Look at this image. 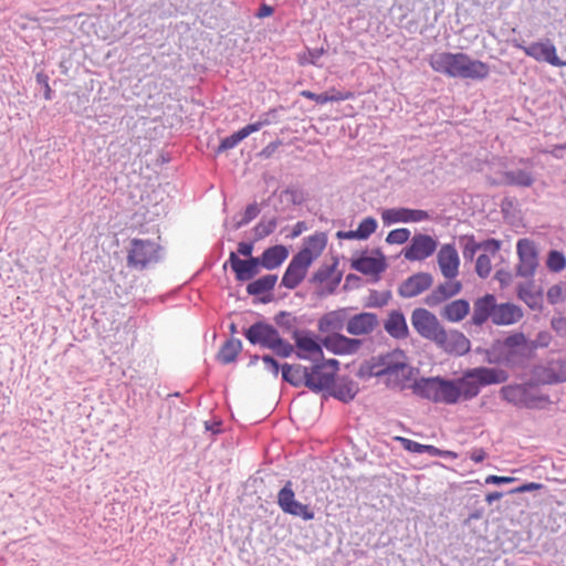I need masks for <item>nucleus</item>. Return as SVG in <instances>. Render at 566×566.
Returning a JSON list of instances; mask_svg holds the SVG:
<instances>
[{
	"mask_svg": "<svg viewBox=\"0 0 566 566\" xmlns=\"http://www.w3.org/2000/svg\"><path fill=\"white\" fill-rule=\"evenodd\" d=\"M360 378H384L387 387L403 389L413 377V368L402 349L396 348L365 360L358 370Z\"/></svg>",
	"mask_w": 566,
	"mask_h": 566,
	"instance_id": "f257e3e1",
	"label": "nucleus"
},
{
	"mask_svg": "<svg viewBox=\"0 0 566 566\" xmlns=\"http://www.w3.org/2000/svg\"><path fill=\"white\" fill-rule=\"evenodd\" d=\"M431 69L449 77L482 81L490 74V66L465 53L439 52L429 57Z\"/></svg>",
	"mask_w": 566,
	"mask_h": 566,
	"instance_id": "f03ea898",
	"label": "nucleus"
},
{
	"mask_svg": "<svg viewBox=\"0 0 566 566\" xmlns=\"http://www.w3.org/2000/svg\"><path fill=\"white\" fill-rule=\"evenodd\" d=\"M509 379L505 370L500 368L476 367L464 371L463 376L454 381L458 391V401L476 397L481 387L502 384Z\"/></svg>",
	"mask_w": 566,
	"mask_h": 566,
	"instance_id": "7ed1b4c3",
	"label": "nucleus"
},
{
	"mask_svg": "<svg viewBox=\"0 0 566 566\" xmlns=\"http://www.w3.org/2000/svg\"><path fill=\"white\" fill-rule=\"evenodd\" d=\"M244 335L251 344L271 349L280 357H289L294 352L293 345L284 340L277 329L270 324L255 323L245 331Z\"/></svg>",
	"mask_w": 566,
	"mask_h": 566,
	"instance_id": "20e7f679",
	"label": "nucleus"
},
{
	"mask_svg": "<svg viewBox=\"0 0 566 566\" xmlns=\"http://www.w3.org/2000/svg\"><path fill=\"white\" fill-rule=\"evenodd\" d=\"M413 392L433 402L453 405L458 402V391L453 380L440 377L421 378L413 386Z\"/></svg>",
	"mask_w": 566,
	"mask_h": 566,
	"instance_id": "39448f33",
	"label": "nucleus"
},
{
	"mask_svg": "<svg viewBox=\"0 0 566 566\" xmlns=\"http://www.w3.org/2000/svg\"><path fill=\"white\" fill-rule=\"evenodd\" d=\"M277 505L284 513L303 521H312L315 517V513L308 504H303L295 499L292 481H287L279 491Z\"/></svg>",
	"mask_w": 566,
	"mask_h": 566,
	"instance_id": "423d86ee",
	"label": "nucleus"
},
{
	"mask_svg": "<svg viewBox=\"0 0 566 566\" xmlns=\"http://www.w3.org/2000/svg\"><path fill=\"white\" fill-rule=\"evenodd\" d=\"M339 363L336 359H327L318 365L308 368L306 387L313 391H321L329 388L338 370Z\"/></svg>",
	"mask_w": 566,
	"mask_h": 566,
	"instance_id": "0eeeda50",
	"label": "nucleus"
},
{
	"mask_svg": "<svg viewBox=\"0 0 566 566\" xmlns=\"http://www.w3.org/2000/svg\"><path fill=\"white\" fill-rule=\"evenodd\" d=\"M158 250L159 247L149 240L134 239L128 252L127 264L132 268L145 269L158 261Z\"/></svg>",
	"mask_w": 566,
	"mask_h": 566,
	"instance_id": "6e6552de",
	"label": "nucleus"
},
{
	"mask_svg": "<svg viewBox=\"0 0 566 566\" xmlns=\"http://www.w3.org/2000/svg\"><path fill=\"white\" fill-rule=\"evenodd\" d=\"M411 324L421 337L432 343L443 328V325L433 313L421 307L413 310Z\"/></svg>",
	"mask_w": 566,
	"mask_h": 566,
	"instance_id": "1a4fd4ad",
	"label": "nucleus"
},
{
	"mask_svg": "<svg viewBox=\"0 0 566 566\" xmlns=\"http://www.w3.org/2000/svg\"><path fill=\"white\" fill-rule=\"evenodd\" d=\"M433 343L444 353L453 356H463L471 348V343L463 333L455 329L447 331L444 327Z\"/></svg>",
	"mask_w": 566,
	"mask_h": 566,
	"instance_id": "9d476101",
	"label": "nucleus"
},
{
	"mask_svg": "<svg viewBox=\"0 0 566 566\" xmlns=\"http://www.w3.org/2000/svg\"><path fill=\"white\" fill-rule=\"evenodd\" d=\"M518 263L516 272L520 276H533L538 266V252L535 243L530 239H520L516 243Z\"/></svg>",
	"mask_w": 566,
	"mask_h": 566,
	"instance_id": "9b49d317",
	"label": "nucleus"
},
{
	"mask_svg": "<svg viewBox=\"0 0 566 566\" xmlns=\"http://www.w3.org/2000/svg\"><path fill=\"white\" fill-rule=\"evenodd\" d=\"M516 48L522 50L527 56L538 62H546L553 66H566V61H563L557 55V49L551 41L533 42L530 45L515 44Z\"/></svg>",
	"mask_w": 566,
	"mask_h": 566,
	"instance_id": "f8f14e48",
	"label": "nucleus"
},
{
	"mask_svg": "<svg viewBox=\"0 0 566 566\" xmlns=\"http://www.w3.org/2000/svg\"><path fill=\"white\" fill-rule=\"evenodd\" d=\"M438 242L428 234H416L412 237L402 254L408 261H423L431 256L437 250Z\"/></svg>",
	"mask_w": 566,
	"mask_h": 566,
	"instance_id": "ddd939ff",
	"label": "nucleus"
},
{
	"mask_svg": "<svg viewBox=\"0 0 566 566\" xmlns=\"http://www.w3.org/2000/svg\"><path fill=\"white\" fill-rule=\"evenodd\" d=\"M533 345L526 339L523 333H515L505 338L502 345L504 361L515 364L518 358L531 354Z\"/></svg>",
	"mask_w": 566,
	"mask_h": 566,
	"instance_id": "4468645a",
	"label": "nucleus"
},
{
	"mask_svg": "<svg viewBox=\"0 0 566 566\" xmlns=\"http://www.w3.org/2000/svg\"><path fill=\"white\" fill-rule=\"evenodd\" d=\"M430 216L427 211L420 209L409 208H390L381 212V220L384 224L390 226L392 223L403 222H421L429 220Z\"/></svg>",
	"mask_w": 566,
	"mask_h": 566,
	"instance_id": "2eb2a0df",
	"label": "nucleus"
},
{
	"mask_svg": "<svg viewBox=\"0 0 566 566\" xmlns=\"http://www.w3.org/2000/svg\"><path fill=\"white\" fill-rule=\"evenodd\" d=\"M322 345L335 355H352L359 350L361 340L332 333L323 338Z\"/></svg>",
	"mask_w": 566,
	"mask_h": 566,
	"instance_id": "dca6fc26",
	"label": "nucleus"
},
{
	"mask_svg": "<svg viewBox=\"0 0 566 566\" xmlns=\"http://www.w3.org/2000/svg\"><path fill=\"white\" fill-rule=\"evenodd\" d=\"M437 262L441 274L446 279H455L459 274L460 258L453 244H443L437 254Z\"/></svg>",
	"mask_w": 566,
	"mask_h": 566,
	"instance_id": "f3484780",
	"label": "nucleus"
},
{
	"mask_svg": "<svg viewBox=\"0 0 566 566\" xmlns=\"http://www.w3.org/2000/svg\"><path fill=\"white\" fill-rule=\"evenodd\" d=\"M296 355L301 359L317 360L323 357L322 345L306 332H295Z\"/></svg>",
	"mask_w": 566,
	"mask_h": 566,
	"instance_id": "a211bd4d",
	"label": "nucleus"
},
{
	"mask_svg": "<svg viewBox=\"0 0 566 566\" xmlns=\"http://www.w3.org/2000/svg\"><path fill=\"white\" fill-rule=\"evenodd\" d=\"M433 283L430 273L419 272L405 280L398 287V294L405 298H411L427 291Z\"/></svg>",
	"mask_w": 566,
	"mask_h": 566,
	"instance_id": "6ab92c4d",
	"label": "nucleus"
},
{
	"mask_svg": "<svg viewBox=\"0 0 566 566\" xmlns=\"http://www.w3.org/2000/svg\"><path fill=\"white\" fill-rule=\"evenodd\" d=\"M535 378L542 384H557L566 381V360H553L534 370Z\"/></svg>",
	"mask_w": 566,
	"mask_h": 566,
	"instance_id": "aec40b11",
	"label": "nucleus"
},
{
	"mask_svg": "<svg viewBox=\"0 0 566 566\" xmlns=\"http://www.w3.org/2000/svg\"><path fill=\"white\" fill-rule=\"evenodd\" d=\"M326 244L327 235L324 232H316L304 240L303 248L295 255L312 264L321 256Z\"/></svg>",
	"mask_w": 566,
	"mask_h": 566,
	"instance_id": "412c9836",
	"label": "nucleus"
},
{
	"mask_svg": "<svg viewBox=\"0 0 566 566\" xmlns=\"http://www.w3.org/2000/svg\"><path fill=\"white\" fill-rule=\"evenodd\" d=\"M444 283L439 284L430 294L424 298V303L434 307L447 300L458 295L462 290V283L455 279H447Z\"/></svg>",
	"mask_w": 566,
	"mask_h": 566,
	"instance_id": "4be33fe9",
	"label": "nucleus"
},
{
	"mask_svg": "<svg viewBox=\"0 0 566 566\" xmlns=\"http://www.w3.org/2000/svg\"><path fill=\"white\" fill-rule=\"evenodd\" d=\"M378 317L374 313L364 312L348 318L346 331L350 335L363 336L368 335L378 326Z\"/></svg>",
	"mask_w": 566,
	"mask_h": 566,
	"instance_id": "5701e85b",
	"label": "nucleus"
},
{
	"mask_svg": "<svg viewBox=\"0 0 566 566\" xmlns=\"http://www.w3.org/2000/svg\"><path fill=\"white\" fill-rule=\"evenodd\" d=\"M496 307V298L493 294H485L473 303L471 322L475 326L483 325L488 319L493 322Z\"/></svg>",
	"mask_w": 566,
	"mask_h": 566,
	"instance_id": "b1692460",
	"label": "nucleus"
},
{
	"mask_svg": "<svg viewBox=\"0 0 566 566\" xmlns=\"http://www.w3.org/2000/svg\"><path fill=\"white\" fill-rule=\"evenodd\" d=\"M229 261L238 281L251 280L259 273V268L261 265L259 258L241 260L234 252L230 253Z\"/></svg>",
	"mask_w": 566,
	"mask_h": 566,
	"instance_id": "393cba45",
	"label": "nucleus"
},
{
	"mask_svg": "<svg viewBox=\"0 0 566 566\" xmlns=\"http://www.w3.org/2000/svg\"><path fill=\"white\" fill-rule=\"evenodd\" d=\"M310 266L311 264L294 255L282 277V285L291 290L298 286L305 279Z\"/></svg>",
	"mask_w": 566,
	"mask_h": 566,
	"instance_id": "a878e982",
	"label": "nucleus"
},
{
	"mask_svg": "<svg viewBox=\"0 0 566 566\" xmlns=\"http://www.w3.org/2000/svg\"><path fill=\"white\" fill-rule=\"evenodd\" d=\"M524 316L523 310L514 303L496 304L493 324L499 326L513 325Z\"/></svg>",
	"mask_w": 566,
	"mask_h": 566,
	"instance_id": "bb28decb",
	"label": "nucleus"
},
{
	"mask_svg": "<svg viewBox=\"0 0 566 566\" xmlns=\"http://www.w3.org/2000/svg\"><path fill=\"white\" fill-rule=\"evenodd\" d=\"M352 266L363 274L378 275L386 270L387 263L385 256L379 253L378 256L363 255L354 260Z\"/></svg>",
	"mask_w": 566,
	"mask_h": 566,
	"instance_id": "cd10ccee",
	"label": "nucleus"
},
{
	"mask_svg": "<svg viewBox=\"0 0 566 566\" xmlns=\"http://www.w3.org/2000/svg\"><path fill=\"white\" fill-rule=\"evenodd\" d=\"M270 120H259L256 123L249 124L242 127L240 130L234 134L223 138L218 147V153L226 151L228 149L234 148L241 140L247 138L250 134L260 130L263 126L269 125Z\"/></svg>",
	"mask_w": 566,
	"mask_h": 566,
	"instance_id": "c85d7f7f",
	"label": "nucleus"
},
{
	"mask_svg": "<svg viewBox=\"0 0 566 566\" xmlns=\"http://www.w3.org/2000/svg\"><path fill=\"white\" fill-rule=\"evenodd\" d=\"M347 312L345 308L329 312L318 321V329L323 333H337L342 331L347 323Z\"/></svg>",
	"mask_w": 566,
	"mask_h": 566,
	"instance_id": "c756f323",
	"label": "nucleus"
},
{
	"mask_svg": "<svg viewBox=\"0 0 566 566\" xmlns=\"http://www.w3.org/2000/svg\"><path fill=\"white\" fill-rule=\"evenodd\" d=\"M385 331L394 338H406L409 334L408 325L403 314L399 311L389 313L384 324Z\"/></svg>",
	"mask_w": 566,
	"mask_h": 566,
	"instance_id": "7c9ffc66",
	"label": "nucleus"
},
{
	"mask_svg": "<svg viewBox=\"0 0 566 566\" xmlns=\"http://www.w3.org/2000/svg\"><path fill=\"white\" fill-rule=\"evenodd\" d=\"M289 256V250L281 244L268 248L259 258L261 266L266 270L279 268Z\"/></svg>",
	"mask_w": 566,
	"mask_h": 566,
	"instance_id": "2f4dec72",
	"label": "nucleus"
},
{
	"mask_svg": "<svg viewBox=\"0 0 566 566\" xmlns=\"http://www.w3.org/2000/svg\"><path fill=\"white\" fill-rule=\"evenodd\" d=\"M501 395L504 400L515 406H530L532 398L525 385H507L502 387Z\"/></svg>",
	"mask_w": 566,
	"mask_h": 566,
	"instance_id": "473e14b6",
	"label": "nucleus"
},
{
	"mask_svg": "<svg viewBox=\"0 0 566 566\" xmlns=\"http://www.w3.org/2000/svg\"><path fill=\"white\" fill-rule=\"evenodd\" d=\"M470 312V304L467 300L459 298L446 304L441 311L443 319L458 323L464 319Z\"/></svg>",
	"mask_w": 566,
	"mask_h": 566,
	"instance_id": "72a5a7b5",
	"label": "nucleus"
},
{
	"mask_svg": "<svg viewBox=\"0 0 566 566\" xmlns=\"http://www.w3.org/2000/svg\"><path fill=\"white\" fill-rule=\"evenodd\" d=\"M517 297L532 310H541L543 304V294L537 291L532 282L520 284L517 286Z\"/></svg>",
	"mask_w": 566,
	"mask_h": 566,
	"instance_id": "f704fd0d",
	"label": "nucleus"
},
{
	"mask_svg": "<svg viewBox=\"0 0 566 566\" xmlns=\"http://www.w3.org/2000/svg\"><path fill=\"white\" fill-rule=\"evenodd\" d=\"M283 379L291 385L297 387L304 384L306 386V379L308 376V368L301 365H289L282 366Z\"/></svg>",
	"mask_w": 566,
	"mask_h": 566,
	"instance_id": "c9c22d12",
	"label": "nucleus"
},
{
	"mask_svg": "<svg viewBox=\"0 0 566 566\" xmlns=\"http://www.w3.org/2000/svg\"><path fill=\"white\" fill-rule=\"evenodd\" d=\"M242 349V343L240 339L231 338L228 339L218 353V358L223 364H230L237 359V356Z\"/></svg>",
	"mask_w": 566,
	"mask_h": 566,
	"instance_id": "e433bc0d",
	"label": "nucleus"
},
{
	"mask_svg": "<svg viewBox=\"0 0 566 566\" xmlns=\"http://www.w3.org/2000/svg\"><path fill=\"white\" fill-rule=\"evenodd\" d=\"M504 184L517 187H531L534 184V177L526 170H515L504 172Z\"/></svg>",
	"mask_w": 566,
	"mask_h": 566,
	"instance_id": "4c0bfd02",
	"label": "nucleus"
},
{
	"mask_svg": "<svg viewBox=\"0 0 566 566\" xmlns=\"http://www.w3.org/2000/svg\"><path fill=\"white\" fill-rule=\"evenodd\" d=\"M277 276L273 274L264 275L253 282H251L247 286V291L250 295H259L265 292L271 291L275 283H276Z\"/></svg>",
	"mask_w": 566,
	"mask_h": 566,
	"instance_id": "58836bf2",
	"label": "nucleus"
},
{
	"mask_svg": "<svg viewBox=\"0 0 566 566\" xmlns=\"http://www.w3.org/2000/svg\"><path fill=\"white\" fill-rule=\"evenodd\" d=\"M358 389L354 381H345L338 384L334 389V397L344 401L348 402L355 398L357 395Z\"/></svg>",
	"mask_w": 566,
	"mask_h": 566,
	"instance_id": "ea45409f",
	"label": "nucleus"
},
{
	"mask_svg": "<svg viewBox=\"0 0 566 566\" xmlns=\"http://www.w3.org/2000/svg\"><path fill=\"white\" fill-rule=\"evenodd\" d=\"M566 297V283L559 282L551 286L547 291V300L551 304H559Z\"/></svg>",
	"mask_w": 566,
	"mask_h": 566,
	"instance_id": "a19ab883",
	"label": "nucleus"
},
{
	"mask_svg": "<svg viewBox=\"0 0 566 566\" xmlns=\"http://www.w3.org/2000/svg\"><path fill=\"white\" fill-rule=\"evenodd\" d=\"M377 229V221L373 217H367L360 221L358 224L357 233L359 234V240L368 239Z\"/></svg>",
	"mask_w": 566,
	"mask_h": 566,
	"instance_id": "79ce46f5",
	"label": "nucleus"
},
{
	"mask_svg": "<svg viewBox=\"0 0 566 566\" xmlns=\"http://www.w3.org/2000/svg\"><path fill=\"white\" fill-rule=\"evenodd\" d=\"M546 264L551 271L560 272L566 268V258L562 252L551 251Z\"/></svg>",
	"mask_w": 566,
	"mask_h": 566,
	"instance_id": "37998d69",
	"label": "nucleus"
},
{
	"mask_svg": "<svg viewBox=\"0 0 566 566\" xmlns=\"http://www.w3.org/2000/svg\"><path fill=\"white\" fill-rule=\"evenodd\" d=\"M410 238V231L407 228H398L395 230H391L387 237L386 242L388 244H403L406 243Z\"/></svg>",
	"mask_w": 566,
	"mask_h": 566,
	"instance_id": "c03bdc74",
	"label": "nucleus"
},
{
	"mask_svg": "<svg viewBox=\"0 0 566 566\" xmlns=\"http://www.w3.org/2000/svg\"><path fill=\"white\" fill-rule=\"evenodd\" d=\"M492 270V262L489 255L480 254L476 260L475 271L479 276L488 277Z\"/></svg>",
	"mask_w": 566,
	"mask_h": 566,
	"instance_id": "a18cd8bd",
	"label": "nucleus"
},
{
	"mask_svg": "<svg viewBox=\"0 0 566 566\" xmlns=\"http://www.w3.org/2000/svg\"><path fill=\"white\" fill-rule=\"evenodd\" d=\"M328 102H340L354 98V93L350 91H339L335 87H331L325 92Z\"/></svg>",
	"mask_w": 566,
	"mask_h": 566,
	"instance_id": "49530a36",
	"label": "nucleus"
},
{
	"mask_svg": "<svg viewBox=\"0 0 566 566\" xmlns=\"http://www.w3.org/2000/svg\"><path fill=\"white\" fill-rule=\"evenodd\" d=\"M396 440H398L405 450L413 453H423L424 452V444H421L419 442H416L413 440L403 438V437H397Z\"/></svg>",
	"mask_w": 566,
	"mask_h": 566,
	"instance_id": "de8ad7c7",
	"label": "nucleus"
},
{
	"mask_svg": "<svg viewBox=\"0 0 566 566\" xmlns=\"http://www.w3.org/2000/svg\"><path fill=\"white\" fill-rule=\"evenodd\" d=\"M301 96H303V97H305L307 99L315 101L317 104H325V103H327V96L325 95V93L316 94V93H313L311 91L304 90V91L301 92Z\"/></svg>",
	"mask_w": 566,
	"mask_h": 566,
	"instance_id": "09e8293b",
	"label": "nucleus"
},
{
	"mask_svg": "<svg viewBox=\"0 0 566 566\" xmlns=\"http://www.w3.org/2000/svg\"><path fill=\"white\" fill-rule=\"evenodd\" d=\"M515 481L513 476H500V475H489L485 479L486 484H509Z\"/></svg>",
	"mask_w": 566,
	"mask_h": 566,
	"instance_id": "8fccbe9b",
	"label": "nucleus"
},
{
	"mask_svg": "<svg viewBox=\"0 0 566 566\" xmlns=\"http://www.w3.org/2000/svg\"><path fill=\"white\" fill-rule=\"evenodd\" d=\"M495 279L501 283L502 286L509 285L512 281V274L507 271H497Z\"/></svg>",
	"mask_w": 566,
	"mask_h": 566,
	"instance_id": "3c124183",
	"label": "nucleus"
},
{
	"mask_svg": "<svg viewBox=\"0 0 566 566\" xmlns=\"http://www.w3.org/2000/svg\"><path fill=\"white\" fill-rule=\"evenodd\" d=\"M262 360H263V363H264L269 368H271V369H272L273 374H274L275 376H277V374H279V369H280L279 363H277L273 357H271V356H269V355H264V356L262 357Z\"/></svg>",
	"mask_w": 566,
	"mask_h": 566,
	"instance_id": "603ef678",
	"label": "nucleus"
},
{
	"mask_svg": "<svg viewBox=\"0 0 566 566\" xmlns=\"http://www.w3.org/2000/svg\"><path fill=\"white\" fill-rule=\"evenodd\" d=\"M252 252H253L252 243L240 242L238 244V253H240L241 255L252 258L251 256Z\"/></svg>",
	"mask_w": 566,
	"mask_h": 566,
	"instance_id": "864d4df0",
	"label": "nucleus"
},
{
	"mask_svg": "<svg viewBox=\"0 0 566 566\" xmlns=\"http://www.w3.org/2000/svg\"><path fill=\"white\" fill-rule=\"evenodd\" d=\"M541 488H542V485L539 483L531 482V483H525V484L516 488L513 492L523 493V492L539 490Z\"/></svg>",
	"mask_w": 566,
	"mask_h": 566,
	"instance_id": "5fc2aeb1",
	"label": "nucleus"
},
{
	"mask_svg": "<svg viewBox=\"0 0 566 566\" xmlns=\"http://www.w3.org/2000/svg\"><path fill=\"white\" fill-rule=\"evenodd\" d=\"M486 458V452L483 449H473L470 459L475 463L482 462Z\"/></svg>",
	"mask_w": 566,
	"mask_h": 566,
	"instance_id": "6e6d98bb",
	"label": "nucleus"
},
{
	"mask_svg": "<svg viewBox=\"0 0 566 566\" xmlns=\"http://www.w3.org/2000/svg\"><path fill=\"white\" fill-rule=\"evenodd\" d=\"M483 247L490 251L491 253L495 254L500 251V242L497 240L491 239L483 243Z\"/></svg>",
	"mask_w": 566,
	"mask_h": 566,
	"instance_id": "4d7b16f0",
	"label": "nucleus"
},
{
	"mask_svg": "<svg viewBox=\"0 0 566 566\" xmlns=\"http://www.w3.org/2000/svg\"><path fill=\"white\" fill-rule=\"evenodd\" d=\"M273 12H274V10H273V8L271 6L262 4L255 15L259 19H263V18L272 15Z\"/></svg>",
	"mask_w": 566,
	"mask_h": 566,
	"instance_id": "13d9d810",
	"label": "nucleus"
},
{
	"mask_svg": "<svg viewBox=\"0 0 566 566\" xmlns=\"http://www.w3.org/2000/svg\"><path fill=\"white\" fill-rule=\"evenodd\" d=\"M258 213H259V209L255 205H250L245 209V217L248 220L255 218Z\"/></svg>",
	"mask_w": 566,
	"mask_h": 566,
	"instance_id": "bf43d9fd",
	"label": "nucleus"
},
{
	"mask_svg": "<svg viewBox=\"0 0 566 566\" xmlns=\"http://www.w3.org/2000/svg\"><path fill=\"white\" fill-rule=\"evenodd\" d=\"M338 237L343 238V239H349V240H353V239L359 240V234L357 233V230H350V231H346V232H338Z\"/></svg>",
	"mask_w": 566,
	"mask_h": 566,
	"instance_id": "052dcab7",
	"label": "nucleus"
},
{
	"mask_svg": "<svg viewBox=\"0 0 566 566\" xmlns=\"http://www.w3.org/2000/svg\"><path fill=\"white\" fill-rule=\"evenodd\" d=\"M424 452L432 457H439L442 455V450L436 448L434 446L424 444Z\"/></svg>",
	"mask_w": 566,
	"mask_h": 566,
	"instance_id": "680f3d73",
	"label": "nucleus"
},
{
	"mask_svg": "<svg viewBox=\"0 0 566 566\" xmlns=\"http://www.w3.org/2000/svg\"><path fill=\"white\" fill-rule=\"evenodd\" d=\"M502 497V493L501 492H491L489 493L486 496H485V501L491 504L493 503L494 501H497Z\"/></svg>",
	"mask_w": 566,
	"mask_h": 566,
	"instance_id": "e2e57ef3",
	"label": "nucleus"
},
{
	"mask_svg": "<svg viewBox=\"0 0 566 566\" xmlns=\"http://www.w3.org/2000/svg\"><path fill=\"white\" fill-rule=\"evenodd\" d=\"M441 457L455 459V458H458V454L455 452H453V451L442 450V455Z\"/></svg>",
	"mask_w": 566,
	"mask_h": 566,
	"instance_id": "0e129e2a",
	"label": "nucleus"
},
{
	"mask_svg": "<svg viewBox=\"0 0 566 566\" xmlns=\"http://www.w3.org/2000/svg\"><path fill=\"white\" fill-rule=\"evenodd\" d=\"M559 149L560 148H556V146H554V148L552 150H549L548 153L554 156L555 158H560V155H559Z\"/></svg>",
	"mask_w": 566,
	"mask_h": 566,
	"instance_id": "69168bd1",
	"label": "nucleus"
},
{
	"mask_svg": "<svg viewBox=\"0 0 566 566\" xmlns=\"http://www.w3.org/2000/svg\"><path fill=\"white\" fill-rule=\"evenodd\" d=\"M44 97H45V99H51V87H50V85L48 84V82L45 83V93H44Z\"/></svg>",
	"mask_w": 566,
	"mask_h": 566,
	"instance_id": "338daca9",
	"label": "nucleus"
},
{
	"mask_svg": "<svg viewBox=\"0 0 566 566\" xmlns=\"http://www.w3.org/2000/svg\"><path fill=\"white\" fill-rule=\"evenodd\" d=\"M556 148H564V149H566V143L562 144V145H556Z\"/></svg>",
	"mask_w": 566,
	"mask_h": 566,
	"instance_id": "774afa93",
	"label": "nucleus"
}]
</instances>
